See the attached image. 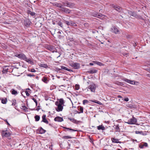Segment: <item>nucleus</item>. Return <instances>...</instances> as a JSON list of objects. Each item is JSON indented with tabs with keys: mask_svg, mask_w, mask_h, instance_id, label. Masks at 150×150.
<instances>
[{
	"mask_svg": "<svg viewBox=\"0 0 150 150\" xmlns=\"http://www.w3.org/2000/svg\"><path fill=\"white\" fill-rule=\"evenodd\" d=\"M110 30L111 32L115 34H119L120 33V31L119 28L115 26H112Z\"/></svg>",
	"mask_w": 150,
	"mask_h": 150,
	"instance_id": "1",
	"label": "nucleus"
},
{
	"mask_svg": "<svg viewBox=\"0 0 150 150\" xmlns=\"http://www.w3.org/2000/svg\"><path fill=\"white\" fill-rule=\"evenodd\" d=\"M132 16H133L134 17H135L136 18H138L139 17L137 15L136 13L135 12H133V14L132 15Z\"/></svg>",
	"mask_w": 150,
	"mask_h": 150,
	"instance_id": "36",
	"label": "nucleus"
},
{
	"mask_svg": "<svg viewBox=\"0 0 150 150\" xmlns=\"http://www.w3.org/2000/svg\"><path fill=\"white\" fill-rule=\"evenodd\" d=\"M122 100L126 102L128 101L129 100V99L128 98H126L124 99H122Z\"/></svg>",
	"mask_w": 150,
	"mask_h": 150,
	"instance_id": "52",
	"label": "nucleus"
},
{
	"mask_svg": "<svg viewBox=\"0 0 150 150\" xmlns=\"http://www.w3.org/2000/svg\"><path fill=\"white\" fill-rule=\"evenodd\" d=\"M111 140L112 142L113 143H121V142L119 141V139L115 138L112 137L111 138Z\"/></svg>",
	"mask_w": 150,
	"mask_h": 150,
	"instance_id": "20",
	"label": "nucleus"
},
{
	"mask_svg": "<svg viewBox=\"0 0 150 150\" xmlns=\"http://www.w3.org/2000/svg\"><path fill=\"white\" fill-rule=\"evenodd\" d=\"M133 12H132L130 11H128V14L130 16H132V15L133 14Z\"/></svg>",
	"mask_w": 150,
	"mask_h": 150,
	"instance_id": "45",
	"label": "nucleus"
},
{
	"mask_svg": "<svg viewBox=\"0 0 150 150\" xmlns=\"http://www.w3.org/2000/svg\"><path fill=\"white\" fill-rule=\"evenodd\" d=\"M50 80L49 78L46 76H43L42 79V81L45 83H48Z\"/></svg>",
	"mask_w": 150,
	"mask_h": 150,
	"instance_id": "12",
	"label": "nucleus"
},
{
	"mask_svg": "<svg viewBox=\"0 0 150 150\" xmlns=\"http://www.w3.org/2000/svg\"><path fill=\"white\" fill-rule=\"evenodd\" d=\"M139 147L141 149H143L144 147H147L148 146V144L146 142H144L143 143V144H140L139 145Z\"/></svg>",
	"mask_w": 150,
	"mask_h": 150,
	"instance_id": "17",
	"label": "nucleus"
},
{
	"mask_svg": "<svg viewBox=\"0 0 150 150\" xmlns=\"http://www.w3.org/2000/svg\"><path fill=\"white\" fill-rule=\"evenodd\" d=\"M31 71L33 72H34L36 71L35 70V69H31Z\"/></svg>",
	"mask_w": 150,
	"mask_h": 150,
	"instance_id": "59",
	"label": "nucleus"
},
{
	"mask_svg": "<svg viewBox=\"0 0 150 150\" xmlns=\"http://www.w3.org/2000/svg\"><path fill=\"white\" fill-rule=\"evenodd\" d=\"M129 54L127 52H124L123 53V55L124 56L127 57L129 56Z\"/></svg>",
	"mask_w": 150,
	"mask_h": 150,
	"instance_id": "43",
	"label": "nucleus"
},
{
	"mask_svg": "<svg viewBox=\"0 0 150 150\" xmlns=\"http://www.w3.org/2000/svg\"><path fill=\"white\" fill-rule=\"evenodd\" d=\"M25 58L26 59H25L24 60L31 65H33L34 64V62L33 61L30 59H28L26 57Z\"/></svg>",
	"mask_w": 150,
	"mask_h": 150,
	"instance_id": "19",
	"label": "nucleus"
},
{
	"mask_svg": "<svg viewBox=\"0 0 150 150\" xmlns=\"http://www.w3.org/2000/svg\"><path fill=\"white\" fill-rule=\"evenodd\" d=\"M147 64L149 65H150V61L149 62H147Z\"/></svg>",
	"mask_w": 150,
	"mask_h": 150,
	"instance_id": "62",
	"label": "nucleus"
},
{
	"mask_svg": "<svg viewBox=\"0 0 150 150\" xmlns=\"http://www.w3.org/2000/svg\"><path fill=\"white\" fill-rule=\"evenodd\" d=\"M15 56L23 60H24L25 59H26L25 57H26V56L23 53L16 54Z\"/></svg>",
	"mask_w": 150,
	"mask_h": 150,
	"instance_id": "6",
	"label": "nucleus"
},
{
	"mask_svg": "<svg viewBox=\"0 0 150 150\" xmlns=\"http://www.w3.org/2000/svg\"><path fill=\"white\" fill-rule=\"evenodd\" d=\"M79 110L80 111V112H77L79 114L80 113H82L83 112V107H80Z\"/></svg>",
	"mask_w": 150,
	"mask_h": 150,
	"instance_id": "35",
	"label": "nucleus"
},
{
	"mask_svg": "<svg viewBox=\"0 0 150 150\" xmlns=\"http://www.w3.org/2000/svg\"><path fill=\"white\" fill-rule=\"evenodd\" d=\"M89 103V101L87 100H84L83 101V104L85 105L86 104H87Z\"/></svg>",
	"mask_w": 150,
	"mask_h": 150,
	"instance_id": "40",
	"label": "nucleus"
},
{
	"mask_svg": "<svg viewBox=\"0 0 150 150\" xmlns=\"http://www.w3.org/2000/svg\"><path fill=\"white\" fill-rule=\"evenodd\" d=\"M92 33H96V30H92Z\"/></svg>",
	"mask_w": 150,
	"mask_h": 150,
	"instance_id": "63",
	"label": "nucleus"
},
{
	"mask_svg": "<svg viewBox=\"0 0 150 150\" xmlns=\"http://www.w3.org/2000/svg\"><path fill=\"white\" fill-rule=\"evenodd\" d=\"M92 16L95 17L100 19H102L104 15L101 13L97 14L93 13L92 14Z\"/></svg>",
	"mask_w": 150,
	"mask_h": 150,
	"instance_id": "10",
	"label": "nucleus"
},
{
	"mask_svg": "<svg viewBox=\"0 0 150 150\" xmlns=\"http://www.w3.org/2000/svg\"><path fill=\"white\" fill-rule=\"evenodd\" d=\"M7 102L6 98H3L1 99V103L4 104H6Z\"/></svg>",
	"mask_w": 150,
	"mask_h": 150,
	"instance_id": "34",
	"label": "nucleus"
},
{
	"mask_svg": "<svg viewBox=\"0 0 150 150\" xmlns=\"http://www.w3.org/2000/svg\"><path fill=\"white\" fill-rule=\"evenodd\" d=\"M92 101L100 105L102 104L100 102L97 100H94L93 101Z\"/></svg>",
	"mask_w": 150,
	"mask_h": 150,
	"instance_id": "41",
	"label": "nucleus"
},
{
	"mask_svg": "<svg viewBox=\"0 0 150 150\" xmlns=\"http://www.w3.org/2000/svg\"><path fill=\"white\" fill-rule=\"evenodd\" d=\"M123 80L128 83H129L132 85H134L133 83L134 82V80H130L129 79H127L126 78H124L123 79Z\"/></svg>",
	"mask_w": 150,
	"mask_h": 150,
	"instance_id": "16",
	"label": "nucleus"
},
{
	"mask_svg": "<svg viewBox=\"0 0 150 150\" xmlns=\"http://www.w3.org/2000/svg\"><path fill=\"white\" fill-rule=\"evenodd\" d=\"M64 100L63 98H60L59 100V101H56L55 102V105L57 104L60 105H64Z\"/></svg>",
	"mask_w": 150,
	"mask_h": 150,
	"instance_id": "9",
	"label": "nucleus"
},
{
	"mask_svg": "<svg viewBox=\"0 0 150 150\" xmlns=\"http://www.w3.org/2000/svg\"><path fill=\"white\" fill-rule=\"evenodd\" d=\"M71 26H74V27H76L77 26V25L76 23L74 22L73 21L72 23V24Z\"/></svg>",
	"mask_w": 150,
	"mask_h": 150,
	"instance_id": "47",
	"label": "nucleus"
},
{
	"mask_svg": "<svg viewBox=\"0 0 150 150\" xmlns=\"http://www.w3.org/2000/svg\"><path fill=\"white\" fill-rule=\"evenodd\" d=\"M88 88V89L91 92L93 93H95L96 88V86L94 83H92L89 85Z\"/></svg>",
	"mask_w": 150,
	"mask_h": 150,
	"instance_id": "2",
	"label": "nucleus"
},
{
	"mask_svg": "<svg viewBox=\"0 0 150 150\" xmlns=\"http://www.w3.org/2000/svg\"><path fill=\"white\" fill-rule=\"evenodd\" d=\"M4 121L5 122H6V123L8 125H9V126H10V124H9V123L8 122V121H7V120H4Z\"/></svg>",
	"mask_w": 150,
	"mask_h": 150,
	"instance_id": "58",
	"label": "nucleus"
},
{
	"mask_svg": "<svg viewBox=\"0 0 150 150\" xmlns=\"http://www.w3.org/2000/svg\"><path fill=\"white\" fill-rule=\"evenodd\" d=\"M133 83L134 85L137 86L139 85V83L138 81H134V82Z\"/></svg>",
	"mask_w": 150,
	"mask_h": 150,
	"instance_id": "51",
	"label": "nucleus"
},
{
	"mask_svg": "<svg viewBox=\"0 0 150 150\" xmlns=\"http://www.w3.org/2000/svg\"><path fill=\"white\" fill-rule=\"evenodd\" d=\"M120 125L119 124L117 125H114L113 126V127L116 130V132H120Z\"/></svg>",
	"mask_w": 150,
	"mask_h": 150,
	"instance_id": "13",
	"label": "nucleus"
},
{
	"mask_svg": "<svg viewBox=\"0 0 150 150\" xmlns=\"http://www.w3.org/2000/svg\"><path fill=\"white\" fill-rule=\"evenodd\" d=\"M61 68L62 69H63L64 70H67V71H72V70L69 69L67 68V67H65L63 66H61Z\"/></svg>",
	"mask_w": 150,
	"mask_h": 150,
	"instance_id": "31",
	"label": "nucleus"
},
{
	"mask_svg": "<svg viewBox=\"0 0 150 150\" xmlns=\"http://www.w3.org/2000/svg\"><path fill=\"white\" fill-rule=\"evenodd\" d=\"M64 4L65 6L69 7H71L72 6H73V4L69 2L64 3Z\"/></svg>",
	"mask_w": 150,
	"mask_h": 150,
	"instance_id": "24",
	"label": "nucleus"
},
{
	"mask_svg": "<svg viewBox=\"0 0 150 150\" xmlns=\"http://www.w3.org/2000/svg\"><path fill=\"white\" fill-rule=\"evenodd\" d=\"M11 133L8 131H3L2 133V136L3 137H9L11 135Z\"/></svg>",
	"mask_w": 150,
	"mask_h": 150,
	"instance_id": "5",
	"label": "nucleus"
},
{
	"mask_svg": "<svg viewBox=\"0 0 150 150\" xmlns=\"http://www.w3.org/2000/svg\"><path fill=\"white\" fill-rule=\"evenodd\" d=\"M47 49L52 52H54L56 50L55 47L52 45H48L47 46Z\"/></svg>",
	"mask_w": 150,
	"mask_h": 150,
	"instance_id": "8",
	"label": "nucleus"
},
{
	"mask_svg": "<svg viewBox=\"0 0 150 150\" xmlns=\"http://www.w3.org/2000/svg\"><path fill=\"white\" fill-rule=\"evenodd\" d=\"M56 105L57 106V108H56V110L57 112H59L62 111L63 109V105L58 104Z\"/></svg>",
	"mask_w": 150,
	"mask_h": 150,
	"instance_id": "11",
	"label": "nucleus"
},
{
	"mask_svg": "<svg viewBox=\"0 0 150 150\" xmlns=\"http://www.w3.org/2000/svg\"><path fill=\"white\" fill-rule=\"evenodd\" d=\"M82 122L81 121H78V120H75V122L74 123L78 124H79L80 123H82Z\"/></svg>",
	"mask_w": 150,
	"mask_h": 150,
	"instance_id": "42",
	"label": "nucleus"
},
{
	"mask_svg": "<svg viewBox=\"0 0 150 150\" xmlns=\"http://www.w3.org/2000/svg\"><path fill=\"white\" fill-rule=\"evenodd\" d=\"M58 7L61 8V9H62V8L64 7L62 5H60Z\"/></svg>",
	"mask_w": 150,
	"mask_h": 150,
	"instance_id": "60",
	"label": "nucleus"
},
{
	"mask_svg": "<svg viewBox=\"0 0 150 150\" xmlns=\"http://www.w3.org/2000/svg\"><path fill=\"white\" fill-rule=\"evenodd\" d=\"M98 129L99 130H104L105 129V127L102 125H100L97 127Z\"/></svg>",
	"mask_w": 150,
	"mask_h": 150,
	"instance_id": "28",
	"label": "nucleus"
},
{
	"mask_svg": "<svg viewBox=\"0 0 150 150\" xmlns=\"http://www.w3.org/2000/svg\"><path fill=\"white\" fill-rule=\"evenodd\" d=\"M70 131L71 132H75L77 131V130L75 129H70Z\"/></svg>",
	"mask_w": 150,
	"mask_h": 150,
	"instance_id": "53",
	"label": "nucleus"
},
{
	"mask_svg": "<svg viewBox=\"0 0 150 150\" xmlns=\"http://www.w3.org/2000/svg\"><path fill=\"white\" fill-rule=\"evenodd\" d=\"M22 108H21L23 109L25 111H26V109H27V107L25 106H22Z\"/></svg>",
	"mask_w": 150,
	"mask_h": 150,
	"instance_id": "46",
	"label": "nucleus"
},
{
	"mask_svg": "<svg viewBox=\"0 0 150 150\" xmlns=\"http://www.w3.org/2000/svg\"><path fill=\"white\" fill-rule=\"evenodd\" d=\"M58 25H59V26H60L61 27H62V26H63L62 23L61 22L59 21L58 23Z\"/></svg>",
	"mask_w": 150,
	"mask_h": 150,
	"instance_id": "48",
	"label": "nucleus"
},
{
	"mask_svg": "<svg viewBox=\"0 0 150 150\" xmlns=\"http://www.w3.org/2000/svg\"><path fill=\"white\" fill-rule=\"evenodd\" d=\"M34 118L35 119V121L37 122L40 119V116L37 115H36L34 117Z\"/></svg>",
	"mask_w": 150,
	"mask_h": 150,
	"instance_id": "33",
	"label": "nucleus"
},
{
	"mask_svg": "<svg viewBox=\"0 0 150 150\" xmlns=\"http://www.w3.org/2000/svg\"><path fill=\"white\" fill-rule=\"evenodd\" d=\"M8 66H5L3 67V70L2 71L3 74L7 73L8 71Z\"/></svg>",
	"mask_w": 150,
	"mask_h": 150,
	"instance_id": "22",
	"label": "nucleus"
},
{
	"mask_svg": "<svg viewBox=\"0 0 150 150\" xmlns=\"http://www.w3.org/2000/svg\"><path fill=\"white\" fill-rule=\"evenodd\" d=\"M32 99L35 102H36L37 101V100L35 99V98H32Z\"/></svg>",
	"mask_w": 150,
	"mask_h": 150,
	"instance_id": "61",
	"label": "nucleus"
},
{
	"mask_svg": "<svg viewBox=\"0 0 150 150\" xmlns=\"http://www.w3.org/2000/svg\"><path fill=\"white\" fill-rule=\"evenodd\" d=\"M135 133L136 134H139L143 136H145L147 134V132H146L144 131L143 132L142 131H136Z\"/></svg>",
	"mask_w": 150,
	"mask_h": 150,
	"instance_id": "14",
	"label": "nucleus"
},
{
	"mask_svg": "<svg viewBox=\"0 0 150 150\" xmlns=\"http://www.w3.org/2000/svg\"><path fill=\"white\" fill-rule=\"evenodd\" d=\"M68 39L69 40L71 41H72L74 40L73 38L72 37H68Z\"/></svg>",
	"mask_w": 150,
	"mask_h": 150,
	"instance_id": "50",
	"label": "nucleus"
},
{
	"mask_svg": "<svg viewBox=\"0 0 150 150\" xmlns=\"http://www.w3.org/2000/svg\"><path fill=\"white\" fill-rule=\"evenodd\" d=\"M42 122H43L46 124H48L49 123L48 121L46 119V115H43L42 116Z\"/></svg>",
	"mask_w": 150,
	"mask_h": 150,
	"instance_id": "18",
	"label": "nucleus"
},
{
	"mask_svg": "<svg viewBox=\"0 0 150 150\" xmlns=\"http://www.w3.org/2000/svg\"><path fill=\"white\" fill-rule=\"evenodd\" d=\"M93 62L94 63L96 64H97L98 65H99L100 66H103L104 65V64H103L102 63H101L100 62H98L97 61H93Z\"/></svg>",
	"mask_w": 150,
	"mask_h": 150,
	"instance_id": "29",
	"label": "nucleus"
},
{
	"mask_svg": "<svg viewBox=\"0 0 150 150\" xmlns=\"http://www.w3.org/2000/svg\"><path fill=\"white\" fill-rule=\"evenodd\" d=\"M54 120L55 121L62 122L63 121V119L62 118L60 117L57 116L54 118Z\"/></svg>",
	"mask_w": 150,
	"mask_h": 150,
	"instance_id": "21",
	"label": "nucleus"
},
{
	"mask_svg": "<svg viewBox=\"0 0 150 150\" xmlns=\"http://www.w3.org/2000/svg\"><path fill=\"white\" fill-rule=\"evenodd\" d=\"M11 93L14 95H16L18 93L15 90L13 89H12L11 90Z\"/></svg>",
	"mask_w": 150,
	"mask_h": 150,
	"instance_id": "30",
	"label": "nucleus"
},
{
	"mask_svg": "<svg viewBox=\"0 0 150 150\" xmlns=\"http://www.w3.org/2000/svg\"><path fill=\"white\" fill-rule=\"evenodd\" d=\"M38 130L39 131V133L40 134H43L45 133L46 132V130L43 129L42 127H41Z\"/></svg>",
	"mask_w": 150,
	"mask_h": 150,
	"instance_id": "26",
	"label": "nucleus"
},
{
	"mask_svg": "<svg viewBox=\"0 0 150 150\" xmlns=\"http://www.w3.org/2000/svg\"><path fill=\"white\" fill-rule=\"evenodd\" d=\"M40 106H38L37 107L36 110H37V111H38L40 109Z\"/></svg>",
	"mask_w": 150,
	"mask_h": 150,
	"instance_id": "56",
	"label": "nucleus"
},
{
	"mask_svg": "<svg viewBox=\"0 0 150 150\" xmlns=\"http://www.w3.org/2000/svg\"><path fill=\"white\" fill-rule=\"evenodd\" d=\"M55 88V86L54 85H52L50 86V89L51 90H52Z\"/></svg>",
	"mask_w": 150,
	"mask_h": 150,
	"instance_id": "49",
	"label": "nucleus"
},
{
	"mask_svg": "<svg viewBox=\"0 0 150 150\" xmlns=\"http://www.w3.org/2000/svg\"><path fill=\"white\" fill-rule=\"evenodd\" d=\"M111 6L117 11L119 12H120L121 11L122 8L120 6L117 5H115L114 4L112 5Z\"/></svg>",
	"mask_w": 150,
	"mask_h": 150,
	"instance_id": "7",
	"label": "nucleus"
},
{
	"mask_svg": "<svg viewBox=\"0 0 150 150\" xmlns=\"http://www.w3.org/2000/svg\"><path fill=\"white\" fill-rule=\"evenodd\" d=\"M97 72V70L95 69H92L91 70H90L89 72L91 74H93L94 73H96Z\"/></svg>",
	"mask_w": 150,
	"mask_h": 150,
	"instance_id": "32",
	"label": "nucleus"
},
{
	"mask_svg": "<svg viewBox=\"0 0 150 150\" xmlns=\"http://www.w3.org/2000/svg\"><path fill=\"white\" fill-rule=\"evenodd\" d=\"M64 23L67 24L68 26H71L72 21H67L64 20Z\"/></svg>",
	"mask_w": 150,
	"mask_h": 150,
	"instance_id": "27",
	"label": "nucleus"
},
{
	"mask_svg": "<svg viewBox=\"0 0 150 150\" xmlns=\"http://www.w3.org/2000/svg\"><path fill=\"white\" fill-rule=\"evenodd\" d=\"M35 14V13L34 12H31L30 13V15L32 16H34Z\"/></svg>",
	"mask_w": 150,
	"mask_h": 150,
	"instance_id": "54",
	"label": "nucleus"
},
{
	"mask_svg": "<svg viewBox=\"0 0 150 150\" xmlns=\"http://www.w3.org/2000/svg\"><path fill=\"white\" fill-rule=\"evenodd\" d=\"M70 136H64L62 137V138L64 139H68L71 138Z\"/></svg>",
	"mask_w": 150,
	"mask_h": 150,
	"instance_id": "38",
	"label": "nucleus"
},
{
	"mask_svg": "<svg viewBox=\"0 0 150 150\" xmlns=\"http://www.w3.org/2000/svg\"><path fill=\"white\" fill-rule=\"evenodd\" d=\"M25 93H26L27 96H29L30 94L27 91H25Z\"/></svg>",
	"mask_w": 150,
	"mask_h": 150,
	"instance_id": "55",
	"label": "nucleus"
},
{
	"mask_svg": "<svg viewBox=\"0 0 150 150\" xmlns=\"http://www.w3.org/2000/svg\"><path fill=\"white\" fill-rule=\"evenodd\" d=\"M12 104L11 105L13 106H15L16 103V100L15 99H13L12 100Z\"/></svg>",
	"mask_w": 150,
	"mask_h": 150,
	"instance_id": "37",
	"label": "nucleus"
},
{
	"mask_svg": "<svg viewBox=\"0 0 150 150\" xmlns=\"http://www.w3.org/2000/svg\"><path fill=\"white\" fill-rule=\"evenodd\" d=\"M89 64L90 65L93 66V64L92 63H90Z\"/></svg>",
	"mask_w": 150,
	"mask_h": 150,
	"instance_id": "64",
	"label": "nucleus"
},
{
	"mask_svg": "<svg viewBox=\"0 0 150 150\" xmlns=\"http://www.w3.org/2000/svg\"><path fill=\"white\" fill-rule=\"evenodd\" d=\"M75 89L76 90H78L80 88V86L79 85L76 84L75 86Z\"/></svg>",
	"mask_w": 150,
	"mask_h": 150,
	"instance_id": "44",
	"label": "nucleus"
},
{
	"mask_svg": "<svg viewBox=\"0 0 150 150\" xmlns=\"http://www.w3.org/2000/svg\"><path fill=\"white\" fill-rule=\"evenodd\" d=\"M70 65L75 69H78L80 67V64L77 62H73L70 63Z\"/></svg>",
	"mask_w": 150,
	"mask_h": 150,
	"instance_id": "4",
	"label": "nucleus"
},
{
	"mask_svg": "<svg viewBox=\"0 0 150 150\" xmlns=\"http://www.w3.org/2000/svg\"><path fill=\"white\" fill-rule=\"evenodd\" d=\"M63 128L64 129H66L67 131H70V129L69 128H67V127H63Z\"/></svg>",
	"mask_w": 150,
	"mask_h": 150,
	"instance_id": "57",
	"label": "nucleus"
},
{
	"mask_svg": "<svg viewBox=\"0 0 150 150\" xmlns=\"http://www.w3.org/2000/svg\"><path fill=\"white\" fill-rule=\"evenodd\" d=\"M39 66L41 67L47 68L48 66L47 64H44L43 63H41L39 64Z\"/></svg>",
	"mask_w": 150,
	"mask_h": 150,
	"instance_id": "25",
	"label": "nucleus"
},
{
	"mask_svg": "<svg viewBox=\"0 0 150 150\" xmlns=\"http://www.w3.org/2000/svg\"><path fill=\"white\" fill-rule=\"evenodd\" d=\"M31 23L29 19H27L24 21V24L26 27L29 26Z\"/></svg>",
	"mask_w": 150,
	"mask_h": 150,
	"instance_id": "15",
	"label": "nucleus"
},
{
	"mask_svg": "<svg viewBox=\"0 0 150 150\" xmlns=\"http://www.w3.org/2000/svg\"><path fill=\"white\" fill-rule=\"evenodd\" d=\"M137 119L133 116L132 118L129 119L128 121L125 123L130 125L135 124L137 122Z\"/></svg>",
	"mask_w": 150,
	"mask_h": 150,
	"instance_id": "3",
	"label": "nucleus"
},
{
	"mask_svg": "<svg viewBox=\"0 0 150 150\" xmlns=\"http://www.w3.org/2000/svg\"><path fill=\"white\" fill-rule=\"evenodd\" d=\"M68 119H69L71 122L74 123L76 120L74 118H71L70 117H68Z\"/></svg>",
	"mask_w": 150,
	"mask_h": 150,
	"instance_id": "39",
	"label": "nucleus"
},
{
	"mask_svg": "<svg viewBox=\"0 0 150 150\" xmlns=\"http://www.w3.org/2000/svg\"><path fill=\"white\" fill-rule=\"evenodd\" d=\"M61 10L66 13H70V10L64 7L62 8V9H61Z\"/></svg>",
	"mask_w": 150,
	"mask_h": 150,
	"instance_id": "23",
	"label": "nucleus"
}]
</instances>
